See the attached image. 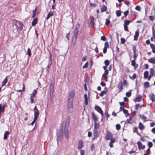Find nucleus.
<instances>
[{
	"label": "nucleus",
	"instance_id": "28",
	"mask_svg": "<svg viewBox=\"0 0 155 155\" xmlns=\"http://www.w3.org/2000/svg\"><path fill=\"white\" fill-rule=\"evenodd\" d=\"M77 37L73 36L72 37V43L73 45H75L76 43L77 40Z\"/></svg>",
	"mask_w": 155,
	"mask_h": 155
},
{
	"label": "nucleus",
	"instance_id": "44",
	"mask_svg": "<svg viewBox=\"0 0 155 155\" xmlns=\"http://www.w3.org/2000/svg\"><path fill=\"white\" fill-rule=\"evenodd\" d=\"M148 145L149 146V148H150L151 147L153 146V144L151 142H149L148 143Z\"/></svg>",
	"mask_w": 155,
	"mask_h": 155
},
{
	"label": "nucleus",
	"instance_id": "49",
	"mask_svg": "<svg viewBox=\"0 0 155 155\" xmlns=\"http://www.w3.org/2000/svg\"><path fill=\"white\" fill-rule=\"evenodd\" d=\"M104 63L105 65L107 66H108L109 64V61L108 60H106L104 61Z\"/></svg>",
	"mask_w": 155,
	"mask_h": 155
},
{
	"label": "nucleus",
	"instance_id": "50",
	"mask_svg": "<svg viewBox=\"0 0 155 155\" xmlns=\"http://www.w3.org/2000/svg\"><path fill=\"white\" fill-rule=\"evenodd\" d=\"M36 9L35 8V9L33 11V14L32 17L33 18L36 15Z\"/></svg>",
	"mask_w": 155,
	"mask_h": 155
},
{
	"label": "nucleus",
	"instance_id": "58",
	"mask_svg": "<svg viewBox=\"0 0 155 155\" xmlns=\"http://www.w3.org/2000/svg\"><path fill=\"white\" fill-rule=\"evenodd\" d=\"M62 136L60 135L59 136H58V141H61V138L62 137Z\"/></svg>",
	"mask_w": 155,
	"mask_h": 155
},
{
	"label": "nucleus",
	"instance_id": "63",
	"mask_svg": "<svg viewBox=\"0 0 155 155\" xmlns=\"http://www.w3.org/2000/svg\"><path fill=\"white\" fill-rule=\"evenodd\" d=\"M107 48H105L104 47V48L103 52L104 54H105L106 53L107 51Z\"/></svg>",
	"mask_w": 155,
	"mask_h": 155
},
{
	"label": "nucleus",
	"instance_id": "43",
	"mask_svg": "<svg viewBox=\"0 0 155 155\" xmlns=\"http://www.w3.org/2000/svg\"><path fill=\"white\" fill-rule=\"evenodd\" d=\"M27 54L29 56H30L31 55V50L29 48L28 49Z\"/></svg>",
	"mask_w": 155,
	"mask_h": 155
},
{
	"label": "nucleus",
	"instance_id": "18",
	"mask_svg": "<svg viewBox=\"0 0 155 155\" xmlns=\"http://www.w3.org/2000/svg\"><path fill=\"white\" fill-rule=\"evenodd\" d=\"M84 97L85 104L86 105H87L88 104V101L87 99V94H84Z\"/></svg>",
	"mask_w": 155,
	"mask_h": 155
},
{
	"label": "nucleus",
	"instance_id": "19",
	"mask_svg": "<svg viewBox=\"0 0 155 155\" xmlns=\"http://www.w3.org/2000/svg\"><path fill=\"white\" fill-rule=\"evenodd\" d=\"M9 132L8 131H6L5 132L4 136V139L6 140L7 138V136L9 134Z\"/></svg>",
	"mask_w": 155,
	"mask_h": 155
},
{
	"label": "nucleus",
	"instance_id": "59",
	"mask_svg": "<svg viewBox=\"0 0 155 155\" xmlns=\"http://www.w3.org/2000/svg\"><path fill=\"white\" fill-rule=\"evenodd\" d=\"M105 115L106 117L108 118L109 117V115L108 114V112L107 111H106L105 113Z\"/></svg>",
	"mask_w": 155,
	"mask_h": 155
},
{
	"label": "nucleus",
	"instance_id": "48",
	"mask_svg": "<svg viewBox=\"0 0 155 155\" xmlns=\"http://www.w3.org/2000/svg\"><path fill=\"white\" fill-rule=\"evenodd\" d=\"M135 9L138 11H140L141 10V8L140 6L137 5Z\"/></svg>",
	"mask_w": 155,
	"mask_h": 155
},
{
	"label": "nucleus",
	"instance_id": "31",
	"mask_svg": "<svg viewBox=\"0 0 155 155\" xmlns=\"http://www.w3.org/2000/svg\"><path fill=\"white\" fill-rule=\"evenodd\" d=\"M53 15V13L52 12H49L48 14L47 15V16L46 17V19L47 20H48L49 18L51 17V16H52Z\"/></svg>",
	"mask_w": 155,
	"mask_h": 155
},
{
	"label": "nucleus",
	"instance_id": "21",
	"mask_svg": "<svg viewBox=\"0 0 155 155\" xmlns=\"http://www.w3.org/2000/svg\"><path fill=\"white\" fill-rule=\"evenodd\" d=\"M148 61L149 62L155 64V59H153L152 58H151L148 59Z\"/></svg>",
	"mask_w": 155,
	"mask_h": 155
},
{
	"label": "nucleus",
	"instance_id": "24",
	"mask_svg": "<svg viewBox=\"0 0 155 155\" xmlns=\"http://www.w3.org/2000/svg\"><path fill=\"white\" fill-rule=\"evenodd\" d=\"M140 117L143 120V122H144L146 121L147 120H146L147 119V117L145 116L144 115H140Z\"/></svg>",
	"mask_w": 155,
	"mask_h": 155
},
{
	"label": "nucleus",
	"instance_id": "17",
	"mask_svg": "<svg viewBox=\"0 0 155 155\" xmlns=\"http://www.w3.org/2000/svg\"><path fill=\"white\" fill-rule=\"evenodd\" d=\"M108 74V70H105L104 71V73L103 74V77L105 79H107V75Z\"/></svg>",
	"mask_w": 155,
	"mask_h": 155
},
{
	"label": "nucleus",
	"instance_id": "13",
	"mask_svg": "<svg viewBox=\"0 0 155 155\" xmlns=\"http://www.w3.org/2000/svg\"><path fill=\"white\" fill-rule=\"evenodd\" d=\"M150 99L153 102L155 101V95L153 94H151L149 95Z\"/></svg>",
	"mask_w": 155,
	"mask_h": 155
},
{
	"label": "nucleus",
	"instance_id": "11",
	"mask_svg": "<svg viewBox=\"0 0 155 155\" xmlns=\"http://www.w3.org/2000/svg\"><path fill=\"white\" fill-rule=\"evenodd\" d=\"M83 146V142L82 140H80L79 142L78 148L80 150L82 148Z\"/></svg>",
	"mask_w": 155,
	"mask_h": 155
},
{
	"label": "nucleus",
	"instance_id": "5",
	"mask_svg": "<svg viewBox=\"0 0 155 155\" xmlns=\"http://www.w3.org/2000/svg\"><path fill=\"white\" fill-rule=\"evenodd\" d=\"M15 25L17 28L19 30H21L23 28L22 24L19 21H15Z\"/></svg>",
	"mask_w": 155,
	"mask_h": 155
},
{
	"label": "nucleus",
	"instance_id": "35",
	"mask_svg": "<svg viewBox=\"0 0 155 155\" xmlns=\"http://www.w3.org/2000/svg\"><path fill=\"white\" fill-rule=\"evenodd\" d=\"M100 125L98 123L96 122L94 123V128L95 129H97L99 127Z\"/></svg>",
	"mask_w": 155,
	"mask_h": 155
},
{
	"label": "nucleus",
	"instance_id": "47",
	"mask_svg": "<svg viewBox=\"0 0 155 155\" xmlns=\"http://www.w3.org/2000/svg\"><path fill=\"white\" fill-rule=\"evenodd\" d=\"M116 128L117 130H119L120 128V126L119 124H117L116 125Z\"/></svg>",
	"mask_w": 155,
	"mask_h": 155
},
{
	"label": "nucleus",
	"instance_id": "15",
	"mask_svg": "<svg viewBox=\"0 0 155 155\" xmlns=\"http://www.w3.org/2000/svg\"><path fill=\"white\" fill-rule=\"evenodd\" d=\"M107 87H105L104 88V90L101 92L100 95L101 97L103 96L104 94H106L107 91Z\"/></svg>",
	"mask_w": 155,
	"mask_h": 155
},
{
	"label": "nucleus",
	"instance_id": "9",
	"mask_svg": "<svg viewBox=\"0 0 155 155\" xmlns=\"http://www.w3.org/2000/svg\"><path fill=\"white\" fill-rule=\"evenodd\" d=\"M154 71V70L153 68H151L150 69V75L148 78V81L150 80L151 77L153 75Z\"/></svg>",
	"mask_w": 155,
	"mask_h": 155
},
{
	"label": "nucleus",
	"instance_id": "4",
	"mask_svg": "<svg viewBox=\"0 0 155 155\" xmlns=\"http://www.w3.org/2000/svg\"><path fill=\"white\" fill-rule=\"evenodd\" d=\"M74 94V92L73 91L70 92L68 97V101L73 102Z\"/></svg>",
	"mask_w": 155,
	"mask_h": 155
},
{
	"label": "nucleus",
	"instance_id": "22",
	"mask_svg": "<svg viewBox=\"0 0 155 155\" xmlns=\"http://www.w3.org/2000/svg\"><path fill=\"white\" fill-rule=\"evenodd\" d=\"M38 21V19L37 18H34L32 23V25L33 26L35 25L37 23Z\"/></svg>",
	"mask_w": 155,
	"mask_h": 155
},
{
	"label": "nucleus",
	"instance_id": "38",
	"mask_svg": "<svg viewBox=\"0 0 155 155\" xmlns=\"http://www.w3.org/2000/svg\"><path fill=\"white\" fill-rule=\"evenodd\" d=\"M116 14L117 16H120L121 15V12L120 10H117L116 12Z\"/></svg>",
	"mask_w": 155,
	"mask_h": 155
},
{
	"label": "nucleus",
	"instance_id": "30",
	"mask_svg": "<svg viewBox=\"0 0 155 155\" xmlns=\"http://www.w3.org/2000/svg\"><path fill=\"white\" fill-rule=\"evenodd\" d=\"M123 84L122 82H120L118 85V87L121 91L123 89Z\"/></svg>",
	"mask_w": 155,
	"mask_h": 155
},
{
	"label": "nucleus",
	"instance_id": "61",
	"mask_svg": "<svg viewBox=\"0 0 155 155\" xmlns=\"http://www.w3.org/2000/svg\"><path fill=\"white\" fill-rule=\"evenodd\" d=\"M133 132H137V127H135L133 129Z\"/></svg>",
	"mask_w": 155,
	"mask_h": 155
},
{
	"label": "nucleus",
	"instance_id": "10",
	"mask_svg": "<svg viewBox=\"0 0 155 155\" xmlns=\"http://www.w3.org/2000/svg\"><path fill=\"white\" fill-rule=\"evenodd\" d=\"M110 140V142L109 143V146L110 147L112 148L113 147V143L115 142V140L114 138H111Z\"/></svg>",
	"mask_w": 155,
	"mask_h": 155
},
{
	"label": "nucleus",
	"instance_id": "6",
	"mask_svg": "<svg viewBox=\"0 0 155 155\" xmlns=\"http://www.w3.org/2000/svg\"><path fill=\"white\" fill-rule=\"evenodd\" d=\"M95 108L96 110L101 114L102 117H103L104 115V114L103 111L102 110L101 108L99 106H96L95 107Z\"/></svg>",
	"mask_w": 155,
	"mask_h": 155
},
{
	"label": "nucleus",
	"instance_id": "14",
	"mask_svg": "<svg viewBox=\"0 0 155 155\" xmlns=\"http://www.w3.org/2000/svg\"><path fill=\"white\" fill-rule=\"evenodd\" d=\"M139 32L138 30L136 31L135 32V35L134 36V40H137L139 36Z\"/></svg>",
	"mask_w": 155,
	"mask_h": 155
},
{
	"label": "nucleus",
	"instance_id": "57",
	"mask_svg": "<svg viewBox=\"0 0 155 155\" xmlns=\"http://www.w3.org/2000/svg\"><path fill=\"white\" fill-rule=\"evenodd\" d=\"M94 148H95L94 144L93 143L92 144H91V150L92 151H93V149Z\"/></svg>",
	"mask_w": 155,
	"mask_h": 155
},
{
	"label": "nucleus",
	"instance_id": "34",
	"mask_svg": "<svg viewBox=\"0 0 155 155\" xmlns=\"http://www.w3.org/2000/svg\"><path fill=\"white\" fill-rule=\"evenodd\" d=\"M123 111L124 114H126V117H127L129 115V114L128 113V111L127 110H125L124 109H123Z\"/></svg>",
	"mask_w": 155,
	"mask_h": 155
},
{
	"label": "nucleus",
	"instance_id": "7",
	"mask_svg": "<svg viewBox=\"0 0 155 155\" xmlns=\"http://www.w3.org/2000/svg\"><path fill=\"white\" fill-rule=\"evenodd\" d=\"M79 27V24H77L76 27L75 29L74 32V35L73 36L77 37V35L78 33V28Z\"/></svg>",
	"mask_w": 155,
	"mask_h": 155
},
{
	"label": "nucleus",
	"instance_id": "8",
	"mask_svg": "<svg viewBox=\"0 0 155 155\" xmlns=\"http://www.w3.org/2000/svg\"><path fill=\"white\" fill-rule=\"evenodd\" d=\"M137 143L138 146V149L139 150H140L141 149H144L145 148V146L144 145H143L140 142H138Z\"/></svg>",
	"mask_w": 155,
	"mask_h": 155
},
{
	"label": "nucleus",
	"instance_id": "32",
	"mask_svg": "<svg viewBox=\"0 0 155 155\" xmlns=\"http://www.w3.org/2000/svg\"><path fill=\"white\" fill-rule=\"evenodd\" d=\"M141 98L142 96L140 95H138L136 98V100L137 101L139 102L141 101Z\"/></svg>",
	"mask_w": 155,
	"mask_h": 155
},
{
	"label": "nucleus",
	"instance_id": "51",
	"mask_svg": "<svg viewBox=\"0 0 155 155\" xmlns=\"http://www.w3.org/2000/svg\"><path fill=\"white\" fill-rule=\"evenodd\" d=\"M125 40L124 38H121V42L122 44H124L125 42Z\"/></svg>",
	"mask_w": 155,
	"mask_h": 155
},
{
	"label": "nucleus",
	"instance_id": "25",
	"mask_svg": "<svg viewBox=\"0 0 155 155\" xmlns=\"http://www.w3.org/2000/svg\"><path fill=\"white\" fill-rule=\"evenodd\" d=\"M8 76H7L6 78L4 79L2 82V87L8 81V79H7Z\"/></svg>",
	"mask_w": 155,
	"mask_h": 155
},
{
	"label": "nucleus",
	"instance_id": "29",
	"mask_svg": "<svg viewBox=\"0 0 155 155\" xmlns=\"http://www.w3.org/2000/svg\"><path fill=\"white\" fill-rule=\"evenodd\" d=\"M37 93V91L35 90H34L33 93L31 94V97H35Z\"/></svg>",
	"mask_w": 155,
	"mask_h": 155
},
{
	"label": "nucleus",
	"instance_id": "64",
	"mask_svg": "<svg viewBox=\"0 0 155 155\" xmlns=\"http://www.w3.org/2000/svg\"><path fill=\"white\" fill-rule=\"evenodd\" d=\"M151 131L153 134H155V127H154L151 130Z\"/></svg>",
	"mask_w": 155,
	"mask_h": 155
},
{
	"label": "nucleus",
	"instance_id": "45",
	"mask_svg": "<svg viewBox=\"0 0 155 155\" xmlns=\"http://www.w3.org/2000/svg\"><path fill=\"white\" fill-rule=\"evenodd\" d=\"M110 21L108 19H106V21L105 22L106 25H109V24H110Z\"/></svg>",
	"mask_w": 155,
	"mask_h": 155
},
{
	"label": "nucleus",
	"instance_id": "3",
	"mask_svg": "<svg viewBox=\"0 0 155 155\" xmlns=\"http://www.w3.org/2000/svg\"><path fill=\"white\" fill-rule=\"evenodd\" d=\"M33 110L34 113V118H35V120L36 119H37L39 114V112L36 106H35Z\"/></svg>",
	"mask_w": 155,
	"mask_h": 155
},
{
	"label": "nucleus",
	"instance_id": "12",
	"mask_svg": "<svg viewBox=\"0 0 155 155\" xmlns=\"http://www.w3.org/2000/svg\"><path fill=\"white\" fill-rule=\"evenodd\" d=\"M138 128L141 130H143L145 128V127L141 122H140L139 124Z\"/></svg>",
	"mask_w": 155,
	"mask_h": 155
},
{
	"label": "nucleus",
	"instance_id": "20",
	"mask_svg": "<svg viewBox=\"0 0 155 155\" xmlns=\"http://www.w3.org/2000/svg\"><path fill=\"white\" fill-rule=\"evenodd\" d=\"M92 117L95 122H96L98 120V118L93 113L92 114Z\"/></svg>",
	"mask_w": 155,
	"mask_h": 155
},
{
	"label": "nucleus",
	"instance_id": "23",
	"mask_svg": "<svg viewBox=\"0 0 155 155\" xmlns=\"http://www.w3.org/2000/svg\"><path fill=\"white\" fill-rule=\"evenodd\" d=\"M150 46L152 49V51L153 53H155V45L152 44H150Z\"/></svg>",
	"mask_w": 155,
	"mask_h": 155
},
{
	"label": "nucleus",
	"instance_id": "33",
	"mask_svg": "<svg viewBox=\"0 0 155 155\" xmlns=\"http://www.w3.org/2000/svg\"><path fill=\"white\" fill-rule=\"evenodd\" d=\"M148 72L146 71L144 72V77L145 79H147L148 78Z\"/></svg>",
	"mask_w": 155,
	"mask_h": 155
},
{
	"label": "nucleus",
	"instance_id": "62",
	"mask_svg": "<svg viewBox=\"0 0 155 155\" xmlns=\"http://www.w3.org/2000/svg\"><path fill=\"white\" fill-rule=\"evenodd\" d=\"M106 37L104 36H102L101 38V39L103 41L106 40Z\"/></svg>",
	"mask_w": 155,
	"mask_h": 155
},
{
	"label": "nucleus",
	"instance_id": "60",
	"mask_svg": "<svg viewBox=\"0 0 155 155\" xmlns=\"http://www.w3.org/2000/svg\"><path fill=\"white\" fill-rule=\"evenodd\" d=\"M37 119H35V118H34V119L32 121V122L30 124L32 126L33 125L35 122L37 120Z\"/></svg>",
	"mask_w": 155,
	"mask_h": 155
},
{
	"label": "nucleus",
	"instance_id": "41",
	"mask_svg": "<svg viewBox=\"0 0 155 155\" xmlns=\"http://www.w3.org/2000/svg\"><path fill=\"white\" fill-rule=\"evenodd\" d=\"M104 48H109V45L107 41H106L104 44Z\"/></svg>",
	"mask_w": 155,
	"mask_h": 155
},
{
	"label": "nucleus",
	"instance_id": "16",
	"mask_svg": "<svg viewBox=\"0 0 155 155\" xmlns=\"http://www.w3.org/2000/svg\"><path fill=\"white\" fill-rule=\"evenodd\" d=\"M5 105H2L0 104V113L3 112L4 111ZM1 115H0V117Z\"/></svg>",
	"mask_w": 155,
	"mask_h": 155
},
{
	"label": "nucleus",
	"instance_id": "53",
	"mask_svg": "<svg viewBox=\"0 0 155 155\" xmlns=\"http://www.w3.org/2000/svg\"><path fill=\"white\" fill-rule=\"evenodd\" d=\"M140 107V104H136L135 105V109L138 110L139 107Z\"/></svg>",
	"mask_w": 155,
	"mask_h": 155
},
{
	"label": "nucleus",
	"instance_id": "37",
	"mask_svg": "<svg viewBox=\"0 0 155 155\" xmlns=\"http://www.w3.org/2000/svg\"><path fill=\"white\" fill-rule=\"evenodd\" d=\"M127 123L129 124H132L133 123L134 121L130 117L127 120Z\"/></svg>",
	"mask_w": 155,
	"mask_h": 155
},
{
	"label": "nucleus",
	"instance_id": "36",
	"mask_svg": "<svg viewBox=\"0 0 155 155\" xmlns=\"http://www.w3.org/2000/svg\"><path fill=\"white\" fill-rule=\"evenodd\" d=\"M124 22V25H125L126 26H127L130 23V21L128 20H125Z\"/></svg>",
	"mask_w": 155,
	"mask_h": 155
},
{
	"label": "nucleus",
	"instance_id": "27",
	"mask_svg": "<svg viewBox=\"0 0 155 155\" xmlns=\"http://www.w3.org/2000/svg\"><path fill=\"white\" fill-rule=\"evenodd\" d=\"M131 65L132 66H134L135 68L137 67V65L136 64L135 60H132L131 61Z\"/></svg>",
	"mask_w": 155,
	"mask_h": 155
},
{
	"label": "nucleus",
	"instance_id": "55",
	"mask_svg": "<svg viewBox=\"0 0 155 155\" xmlns=\"http://www.w3.org/2000/svg\"><path fill=\"white\" fill-rule=\"evenodd\" d=\"M85 151L84 150H81L80 151L81 155H84L85 154Z\"/></svg>",
	"mask_w": 155,
	"mask_h": 155
},
{
	"label": "nucleus",
	"instance_id": "54",
	"mask_svg": "<svg viewBox=\"0 0 155 155\" xmlns=\"http://www.w3.org/2000/svg\"><path fill=\"white\" fill-rule=\"evenodd\" d=\"M124 30L127 31H129V30L127 26H126L125 25H124Z\"/></svg>",
	"mask_w": 155,
	"mask_h": 155
},
{
	"label": "nucleus",
	"instance_id": "1",
	"mask_svg": "<svg viewBox=\"0 0 155 155\" xmlns=\"http://www.w3.org/2000/svg\"><path fill=\"white\" fill-rule=\"evenodd\" d=\"M68 125L69 124L68 123H64L62 125V128H61V132L64 133L65 137L67 139L68 138Z\"/></svg>",
	"mask_w": 155,
	"mask_h": 155
},
{
	"label": "nucleus",
	"instance_id": "56",
	"mask_svg": "<svg viewBox=\"0 0 155 155\" xmlns=\"http://www.w3.org/2000/svg\"><path fill=\"white\" fill-rule=\"evenodd\" d=\"M129 13V11L127 10L124 13V15L125 16H127Z\"/></svg>",
	"mask_w": 155,
	"mask_h": 155
},
{
	"label": "nucleus",
	"instance_id": "26",
	"mask_svg": "<svg viewBox=\"0 0 155 155\" xmlns=\"http://www.w3.org/2000/svg\"><path fill=\"white\" fill-rule=\"evenodd\" d=\"M107 10V7L105 5H103L101 8V11L104 12L106 11Z\"/></svg>",
	"mask_w": 155,
	"mask_h": 155
},
{
	"label": "nucleus",
	"instance_id": "52",
	"mask_svg": "<svg viewBox=\"0 0 155 155\" xmlns=\"http://www.w3.org/2000/svg\"><path fill=\"white\" fill-rule=\"evenodd\" d=\"M126 95L127 96L130 97L131 95V93L130 92H127L126 93Z\"/></svg>",
	"mask_w": 155,
	"mask_h": 155
},
{
	"label": "nucleus",
	"instance_id": "40",
	"mask_svg": "<svg viewBox=\"0 0 155 155\" xmlns=\"http://www.w3.org/2000/svg\"><path fill=\"white\" fill-rule=\"evenodd\" d=\"M136 74H134L132 77H131L130 76H129V78L131 79H134L136 78Z\"/></svg>",
	"mask_w": 155,
	"mask_h": 155
},
{
	"label": "nucleus",
	"instance_id": "2",
	"mask_svg": "<svg viewBox=\"0 0 155 155\" xmlns=\"http://www.w3.org/2000/svg\"><path fill=\"white\" fill-rule=\"evenodd\" d=\"M68 109L69 112H72L73 110V102L68 101Z\"/></svg>",
	"mask_w": 155,
	"mask_h": 155
},
{
	"label": "nucleus",
	"instance_id": "46",
	"mask_svg": "<svg viewBox=\"0 0 155 155\" xmlns=\"http://www.w3.org/2000/svg\"><path fill=\"white\" fill-rule=\"evenodd\" d=\"M153 37H151V41H153V39H154L155 38V33H154V31H153Z\"/></svg>",
	"mask_w": 155,
	"mask_h": 155
},
{
	"label": "nucleus",
	"instance_id": "39",
	"mask_svg": "<svg viewBox=\"0 0 155 155\" xmlns=\"http://www.w3.org/2000/svg\"><path fill=\"white\" fill-rule=\"evenodd\" d=\"M144 86L145 87L147 88L150 86L149 83L148 82H146L144 83Z\"/></svg>",
	"mask_w": 155,
	"mask_h": 155
},
{
	"label": "nucleus",
	"instance_id": "42",
	"mask_svg": "<svg viewBox=\"0 0 155 155\" xmlns=\"http://www.w3.org/2000/svg\"><path fill=\"white\" fill-rule=\"evenodd\" d=\"M88 65V62H87L83 66V68H87Z\"/></svg>",
	"mask_w": 155,
	"mask_h": 155
}]
</instances>
